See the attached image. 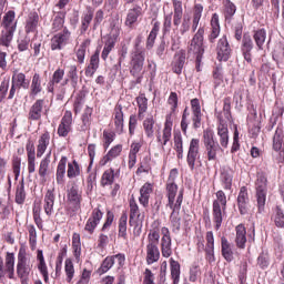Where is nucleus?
<instances>
[{
  "mask_svg": "<svg viewBox=\"0 0 284 284\" xmlns=\"http://www.w3.org/2000/svg\"><path fill=\"white\" fill-rule=\"evenodd\" d=\"M232 101L230 98L224 99L223 113L225 119L220 118V124L217 125V135L220 136V145L226 149L230 143V130L227 129V122L232 119L230 114Z\"/></svg>",
  "mask_w": 284,
  "mask_h": 284,
  "instance_id": "f257e3e1",
  "label": "nucleus"
},
{
  "mask_svg": "<svg viewBox=\"0 0 284 284\" xmlns=\"http://www.w3.org/2000/svg\"><path fill=\"white\" fill-rule=\"evenodd\" d=\"M130 214H129V224L133 227V235L141 236L143 232V221L145 215L141 214V210L139 209V204L134 199V195L131 196L129 201Z\"/></svg>",
  "mask_w": 284,
  "mask_h": 284,
  "instance_id": "f03ea898",
  "label": "nucleus"
},
{
  "mask_svg": "<svg viewBox=\"0 0 284 284\" xmlns=\"http://www.w3.org/2000/svg\"><path fill=\"white\" fill-rule=\"evenodd\" d=\"M166 206L172 210L170 215L172 232H179L181 230V205H183V189L179 191L176 199H168Z\"/></svg>",
  "mask_w": 284,
  "mask_h": 284,
  "instance_id": "7ed1b4c3",
  "label": "nucleus"
},
{
  "mask_svg": "<svg viewBox=\"0 0 284 284\" xmlns=\"http://www.w3.org/2000/svg\"><path fill=\"white\" fill-rule=\"evenodd\" d=\"M256 203L258 214L265 212V203L267 201V176L265 173H258L255 182Z\"/></svg>",
  "mask_w": 284,
  "mask_h": 284,
  "instance_id": "20e7f679",
  "label": "nucleus"
},
{
  "mask_svg": "<svg viewBox=\"0 0 284 284\" xmlns=\"http://www.w3.org/2000/svg\"><path fill=\"white\" fill-rule=\"evenodd\" d=\"M227 207V196L223 191L216 192V200L213 201V221L215 223V230H221L223 223V214Z\"/></svg>",
  "mask_w": 284,
  "mask_h": 284,
  "instance_id": "39448f33",
  "label": "nucleus"
},
{
  "mask_svg": "<svg viewBox=\"0 0 284 284\" xmlns=\"http://www.w3.org/2000/svg\"><path fill=\"white\" fill-rule=\"evenodd\" d=\"M203 144L205 148L207 161H216V154L221 152L222 144L214 139V131L206 129L203 131Z\"/></svg>",
  "mask_w": 284,
  "mask_h": 284,
  "instance_id": "423d86ee",
  "label": "nucleus"
},
{
  "mask_svg": "<svg viewBox=\"0 0 284 284\" xmlns=\"http://www.w3.org/2000/svg\"><path fill=\"white\" fill-rule=\"evenodd\" d=\"M32 261L30 260V257H28L26 248L20 247L18 253L17 274L22 283H24V281H28L30 273L32 272Z\"/></svg>",
  "mask_w": 284,
  "mask_h": 284,
  "instance_id": "0eeeda50",
  "label": "nucleus"
},
{
  "mask_svg": "<svg viewBox=\"0 0 284 284\" xmlns=\"http://www.w3.org/2000/svg\"><path fill=\"white\" fill-rule=\"evenodd\" d=\"M144 63H145V50L136 47L131 55L130 74H132V77H141V72H143Z\"/></svg>",
  "mask_w": 284,
  "mask_h": 284,
  "instance_id": "6e6552de",
  "label": "nucleus"
},
{
  "mask_svg": "<svg viewBox=\"0 0 284 284\" xmlns=\"http://www.w3.org/2000/svg\"><path fill=\"white\" fill-rule=\"evenodd\" d=\"M205 34V29L200 28L196 33L193 36L190 45L189 54H194L195 57H203L205 48L203 47V37Z\"/></svg>",
  "mask_w": 284,
  "mask_h": 284,
  "instance_id": "1a4fd4ad",
  "label": "nucleus"
},
{
  "mask_svg": "<svg viewBox=\"0 0 284 284\" xmlns=\"http://www.w3.org/2000/svg\"><path fill=\"white\" fill-rule=\"evenodd\" d=\"M14 280V253L8 252L4 260L3 265V257H0V281L2 278Z\"/></svg>",
  "mask_w": 284,
  "mask_h": 284,
  "instance_id": "9d476101",
  "label": "nucleus"
},
{
  "mask_svg": "<svg viewBox=\"0 0 284 284\" xmlns=\"http://www.w3.org/2000/svg\"><path fill=\"white\" fill-rule=\"evenodd\" d=\"M67 203L72 207L73 212H77L81 207V191H79V185L74 182L68 185Z\"/></svg>",
  "mask_w": 284,
  "mask_h": 284,
  "instance_id": "9b49d317",
  "label": "nucleus"
},
{
  "mask_svg": "<svg viewBox=\"0 0 284 284\" xmlns=\"http://www.w3.org/2000/svg\"><path fill=\"white\" fill-rule=\"evenodd\" d=\"M283 143H284L283 124H278L272 138V148L274 152H278L280 154V156L277 158L278 163H283L284 161Z\"/></svg>",
  "mask_w": 284,
  "mask_h": 284,
  "instance_id": "f8f14e48",
  "label": "nucleus"
},
{
  "mask_svg": "<svg viewBox=\"0 0 284 284\" xmlns=\"http://www.w3.org/2000/svg\"><path fill=\"white\" fill-rule=\"evenodd\" d=\"M162 237L160 240V250L164 258L172 256V235H170V229L163 226L161 229Z\"/></svg>",
  "mask_w": 284,
  "mask_h": 284,
  "instance_id": "ddd939ff",
  "label": "nucleus"
},
{
  "mask_svg": "<svg viewBox=\"0 0 284 284\" xmlns=\"http://www.w3.org/2000/svg\"><path fill=\"white\" fill-rule=\"evenodd\" d=\"M172 125H174V122L172 120V113H170L165 116L162 135L161 133H158L156 135L158 143H160L162 148H165V145H168V142L172 139Z\"/></svg>",
  "mask_w": 284,
  "mask_h": 284,
  "instance_id": "4468645a",
  "label": "nucleus"
},
{
  "mask_svg": "<svg viewBox=\"0 0 284 284\" xmlns=\"http://www.w3.org/2000/svg\"><path fill=\"white\" fill-rule=\"evenodd\" d=\"M115 261L119 263L120 267L123 266V264L125 263V255L124 254H116V255H112V256H106L101 266L98 270V273L101 274H106V272H110V270H112V267L114 266Z\"/></svg>",
  "mask_w": 284,
  "mask_h": 284,
  "instance_id": "2eb2a0df",
  "label": "nucleus"
},
{
  "mask_svg": "<svg viewBox=\"0 0 284 284\" xmlns=\"http://www.w3.org/2000/svg\"><path fill=\"white\" fill-rule=\"evenodd\" d=\"M201 150V140L192 139L189 145V152L186 156V163L190 170H194L196 165V159H199V151Z\"/></svg>",
  "mask_w": 284,
  "mask_h": 284,
  "instance_id": "dca6fc26",
  "label": "nucleus"
},
{
  "mask_svg": "<svg viewBox=\"0 0 284 284\" xmlns=\"http://www.w3.org/2000/svg\"><path fill=\"white\" fill-rule=\"evenodd\" d=\"M121 32V29L118 26H113V28L111 29L110 32V37L108 39V41L104 44V48L102 50V59L103 61L108 60V57L110 55V52H112V50H114V45L116 44V39H119V34Z\"/></svg>",
  "mask_w": 284,
  "mask_h": 284,
  "instance_id": "f3484780",
  "label": "nucleus"
},
{
  "mask_svg": "<svg viewBox=\"0 0 284 284\" xmlns=\"http://www.w3.org/2000/svg\"><path fill=\"white\" fill-rule=\"evenodd\" d=\"M179 178V170L172 169L169 174V179L166 181V196L168 199H176V194H179V185L174 181Z\"/></svg>",
  "mask_w": 284,
  "mask_h": 284,
  "instance_id": "a211bd4d",
  "label": "nucleus"
},
{
  "mask_svg": "<svg viewBox=\"0 0 284 284\" xmlns=\"http://www.w3.org/2000/svg\"><path fill=\"white\" fill-rule=\"evenodd\" d=\"M71 131H72V112L65 111L58 126V135L65 138L68 136V134H70Z\"/></svg>",
  "mask_w": 284,
  "mask_h": 284,
  "instance_id": "6ab92c4d",
  "label": "nucleus"
},
{
  "mask_svg": "<svg viewBox=\"0 0 284 284\" xmlns=\"http://www.w3.org/2000/svg\"><path fill=\"white\" fill-rule=\"evenodd\" d=\"M101 219H103V212L99 209H94L85 223L84 231L88 232V234H94V230H97V225L101 223Z\"/></svg>",
  "mask_w": 284,
  "mask_h": 284,
  "instance_id": "aec40b11",
  "label": "nucleus"
},
{
  "mask_svg": "<svg viewBox=\"0 0 284 284\" xmlns=\"http://www.w3.org/2000/svg\"><path fill=\"white\" fill-rule=\"evenodd\" d=\"M70 41V31L64 29L63 32L57 33L51 39V50H61Z\"/></svg>",
  "mask_w": 284,
  "mask_h": 284,
  "instance_id": "412c9836",
  "label": "nucleus"
},
{
  "mask_svg": "<svg viewBox=\"0 0 284 284\" xmlns=\"http://www.w3.org/2000/svg\"><path fill=\"white\" fill-rule=\"evenodd\" d=\"M232 49L230 48V42H227V37L223 36L217 42V58L220 61H227Z\"/></svg>",
  "mask_w": 284,
  "mask_h": 284,
  "instance_id": "4be33fe9",
  "label": "nucleus"
},
{
  "mask_svg": "<svg viewBox=\"0 0 284 284\" xmlns=\"http://www.w3.org/2000/svg\"><path fill=\"white\" fill-rule=\"evenodd\" d=\"M250 205V195L247 194V187L242 186L237 196V207L240 214H247Z\"/></svg>",
  "mask_w": 284,
  "mask_h": 284,
  "instance_id": "5701e85b",
  "label": "nucleus"
},
{
  "mask_svg": "<svg viewBox=\"0 0 284 284\" xmlns=\"http://www.w3.org/2000/svg\"><path fill=\"white\" fill-rule=\"evenodd\" d=\"M123 152V145L118 144L109 150V152L100 160L101 168L108 165L110 161H114V159H119L121 156V153Z\"/></svg>",
  "mask_w": 284,
  "mask_h": 284,
  "instance_id": "b1692460",
  "label": "nucleus"
},
{
  "mask_svg": "<svg viewBox=\"0 0 284 284\" xmlns=\"http://www.w3.org/2000/svg\"><path fill=\"white\" fill-rule=\"evenodd\" d=\"M1 26L4 30H12L17 32V13L12 10L4 13Z\"/></svg>",
  "mask_w": 284,
  "mask_h": 284,
  "instance_id": "393cba45",
  "label": "nucleus"
},
{
  "mask_svg": "<svg viewBox=\"0 0 284 284\" xmlns=\"http://www.w3.org/2000/svg\"><path fill=\"white\" fill-rule=\"evenodd\" d=\"M253 49H254V42L252 41V38L245 34L242 40V54L245 61H247V63H252Z\"/></svg>",
  "mask_w": 284,
  "mask_h": 284,
  "instance_id": "a878e982",
  "label": "nucleus"
},
{
  "mask_svg": "<svg viewBox=\"0 0 284 284\" xmlns=\"http://www.w3.org/2000/svg\"><path fill=\"white\" fill-rule=\"evenodd\" d=\"M57 196L54 195V191L48 190L44 200H43V210L47 216L54 214V201Z\"/></svg>",
  "mask_w": 284,
  "mask_h": 284,
  "instance_id": "bb28decb",
  "label": "nucleus"
},
{
  "mask_svg": "<svg viewBox=\"0 0 284 284\" xmlns=\"http://www.w3.org/2000/svg\"><path fill=\"white\" fill-rule=\"evenodd\" d=\"M172 70L175 74H181L185 65V50H180L175 53Z\"/></svg>",
  "mask_w": 284,
  "mask_h": 284,
  "instance_id": "cd10ccee",
  "label": "nucleus"
},
{
  "mask_svg": "<svg viewBox=\"0 0 284 284\" xmlns=\"http://www.w3.org/2000/svg\"><path fill=\"white\" fill-rule=\"evenodd\" d=\"M235 243L240 250H245V243H247V231L243 224H239L235 227Z\"/></svg>",
  "mask_w": 284,
  "mask_h": 284,
  "instance_id": "c85d7f7f",
  "label": "nucleus"
},
{
  "mask_svg": "<svg viewBox=\"0 0 284 284\" xmlns=\"http://www.w3.org/2000/svg\"><path fill=\"white\" fill-rule=\"evenodd\" d=\"M221 252L223 258L226 260L227 263H232V261H234V251L232 250V244L225 239V236L221 239Z\"/></svg>",
  "mask_w": 284,
  "mask_h": 284,
  "instance_id": "c756f323",
  "label": "nucleus"
},
{
  "mask_svg": "<svg viewBox=\"0 0 284 284\" xmlns=\"http://www.w3.org/2000/svg\"><path fill=\"white\" fill-rule=\"evenodd\" d=\"M37 28H39V13L31 11L27 17L24 30L27 33L37 32Z\"/></svg>",
  "mask_w": 284,
  "mask_h": 284,
  "instance_id": "7c9ffc66",
  "label": "nucleus"
},
{
  "mask_svg": "<svg viewBox=\"0 0 284 284\" xmlns=\"http://www.w3.org/2000/svg\"><path fill=\"white\" fill-rule=\"evenodd\" d=\"M211 33L209 36V40L211 43H214L216 39H219V34H221V23L219 22V16L214 13L211 18Z\"/></svg>",
  "mask_w": 284,
  "mask_h": 284,
  "instance_id": "2f4dec72",
  "label": "nucleus"
},
{
  "mask_svg": "<svg viewBox=\"0 0 284 284\" xmlns=\"http://www.w3.org/2000/svg\"><path fill=\"white\" fill-rule=\"evenodd\" d=\"M141 14H143V9L141 7L135 6L130 9L126 14L125 26L132 28L133 23H136V21H139Z\"/></svg>",
  "mask_w": 284,
  "mask_h": 284,
  "instance_id": "473e14b6",
  "label": "nucleus"
},
{
  "mask_svg": "<svg viewBox=\"0 0 284 284\" xmlns=\"http://www.w3.org/2000/svg\"><path fill=\"white\" fill-rule=\"evenodd\" d=\"M48 145H50V132H44L38 140V145H37L38 159H41V156L45 154V151L48 150Z\"/></svg>",
  "mask_w": 284,
  "mask_h": 284,
  "instance_id": "72a5a7b5",
  "label": "nucleus"
},
{
  "mask_svg": "<svg viewBox=\"0 0 284 284\" xmlns=\"http://www.w3.org/2000/svg\"><path fill=\"white\" fill-rule=\"evenodd\" d=\"M153 189L151 183H145L140 189V197L139 203L142 204L144 207H148L150 205V194H152Z\"/></svg>",
  "mask_w": 284,
  "mask_h": 284,
  "instance_id": "f704fd0d",
  "label": "nucleus"
},
{
  "mask_svg": "<svg viewBox=\"0 0 284 284\" xmlns=\"http://www.w3.org/2000/svg\"><path fill=\"white\" fill-rule=\"evenodd\" d=\"M68 163V158L62 156L58 163L57 173H55V181L58 185H63L65 183V165Z\"/></svg>",
  "mask_w": 284,
  "mask_h": 284,
  "instance_id": "c9c22d12",
  "label": "nucleus"
},
{
  "mask_svg": "<svg viewBox=\"0 0 284 284\" xmlns=\"http://www.w3.org/2000/svg\"><path fill=\"white\" fill-rule=\"evenodd\" d=\"M161 258V252L156 245H146V263L148 265H153V263L159 262Z\"/></svg>",
  "mask_w": 284,
  "mask_h": 284,
  "instance_id": "e433bc0d",
  "label": "nucleus"
},
{
  "mask_svg": "<svg viewBox=\"0 0 284 284\" xmlns=\"http://www.w3.org/2000/svg\"><path fill=\"white\" fill-rule=\"evenodd\" d=\"M173 26L179 28L181 26V21H183V3L179 0H173Z\"/></svg>",
  "mask_w": 284,
  "mask_h": 284,
  "instance_id": "4c0bfd02",
  "label": "nucleus"
},
{
  "mask_svg": "<svg viewBox=\"0 0 284 284\" xmlns=\"http://www.w3.org/2000/svg\"><path fill=\"white\" fill-rule=\"evenodd\" d=\"M12 83L19 89L28 90L30 88V81L26 79V74L19 71H14L12 75Z\"/></svg>",
  "mask_w": 284,
  "mask_h": 284,
  "instance_id": "58836bf2",
  "label": "nucleus"
},
{
  "mask_svg": "<svg viewBox=\"0 0 284 284\" xmlns=\"http://www.w3.org/2000/svg\"><path fill=\"white\" fill-rule=\"evenodd\" d=\"M37 261H38V270L40 274H42L45 282H48L49 274H48V265L45 264V257L43 256V251H37Z\"/></svg>",
  "mask_w": 284,
  "mask_h": 284,
  "instance_id": "ea45409f",
  "label": "nucleus"
},
{
  "mask_svg": "<svg viewBox=\"0 0 284 284\" xmlns=\"http://www.w3.org/2000/svg\"><path fill=\"white\" fill-rule=\"evenodd\" d=\"M43 112V100H37L29 111V119L31 121H39Z\"/></svg>",
  "mask_w": 284,
  "mask_h": 284,
  "instance_id": "a19ab883",
  "label": "nucleus"
},
{
  "mask_svg": "<svg viewBox=\"0 0 284 284\" xmlns=\"http://www.w3.org/2000/svg\"><path fill=\"white\" fill-rule=\"evenodd\" d=\"M206 256L209 261H214V233L212 231L206 232Z\"/></svg>",
  "mask_w": 284,
  "mask_h": 284,
  "instance_id": "79ce46f5",
  "label": "nucleus"
},
{
  "mask_svg": "<svg viewBox=\"0 0 284 284\" xmlns=\"http://www.w3.org/2000/svg\"><path fill=\"white\" fill-rule=\"evenodd\" d=\"M171 278L173 284H178L181 281V264L174 258L170 260Z\"/></svg>",
  "mask_w": 284,
  "mask_h": 284,
  "instance_id": "37998d69",
  "label": "nucleus"
},
{
  "mask_svg": "<svg viewBox=\"0 0 284 284\" xmlns=\"http://www.w3.org/2000/svg\"><path fill=\"white\" fill-rule=\"evenodd\" d=\"M14 38V31L11 29H3L0 33V45H3L4 48H9L10 43H12V39Z\"/></svg>",
  "mask_w": 284,
  "mask_h": 284,
  "instance_id": "c03bdc74",
  "label": "nucleus"
},
{
  "mask_svg": "<svg viewBox=\"0 0 284 284\" xmlns=\"http://www.w3.org/2000/svg\"><path fill=\"white\" fill-rule=\"evenodd\" d=\"M42 90L43 87H41V75L39 73H34L30 87L31 97H37V94H41Z\"/></svg>",
  "mask_w": 284,
  "mask_h": 284,
  "instance_id": "a18cd8bd",
  "label": "nucleus"
},
{
  "mask_svg": "<svg viewBox=\"0 0 284 284\" xmlns=\"http://www.w3.org/2000/svg\"><path fill=\"white\" fill-rule=\"evenodd\" d=\"M114 123L116 132H123V108L121 105L114 109Z\"/></svg>",
  "mask_w": 284,
  "mask_h": 284,
  "instance_id": "49530a36",
  "label": "nucleus"
},
{
  "mask_svg": "<svg viewBox=\"0 0 284 284\" xmlns=\"http://www.w3.org/2000/svg\"><path fill=\"white\" fill-rule=\"evenodd\" d=\"M159 30H161V22L155 21L153 28L146 40V48H154V41H156V37L159 34Z\"/></svg>",
  "mask_w": 284,
  "mask_h": 284,
  "instance_id": "de8ad7c7",
  "label": "nucleus"
},
{
  "mask_svg": "<svg viewBox=\"0 0 284 284\" xmlns=\"http://www.w3.org/2000/svg\"><path fill=\"white\" fill-rule=\"evenodd\" d=\"M52 156V150H50L45 158L43 160H41L40 162V166H39V175L42 179H45V176L48 175V169L50 168V158Z\"/></svg>",
  "mask_w": 284,
  "mask_h": 284,
  "instance_id": "09e8293b",
  "label": "nucleus"
},
{
  "mask_svg": "<svg viewBox=\"0 0 284 284\" xmlns=\"http://www.w3.org/2000/svg\"><path fill=\"white\" fill-rule=\"evenodd\" d=\"M154 116L150 115L148 116L144 121H143V128H144V132L145 135L149 139H152V136H154Z\"/></svg>",
  "mask_w": 284,
  "mask_h": 284,
  "instance_id": "8fccbe9b",
  "label": "nucleus"
},
{
  "mask_svg": "<svg viewBox=\"0 0 284 284\" xmlns=\"http://www.w3.org/2000/svg\"><path fill=\"white\" fill-rule=\"evenodd\" d=\"M64 274L67 283H72V278H74V263L70 258L64 261Z\"/></svg>",
  "mask_w": 284,
  "mask_h": 284,
  "instance_id": "3c124183",
  "label": "nucleus"
},
{
  "mask_svg": "<svg viewBox=\"0 0 284 284\" xmlns=\"http://www.w3.org/2000/svg\"><path fill=\"white\" fill-rule=\"evenodd\" d=\"M81 174V169L79 168V163L73 160L68 163L67 176L68 179H77Z\"/></svg>",
  "mask_w": 284,
  "mask_h": 284,
  "instance_id": "603ef678",
  "label": "nucleus"
},
{
  "mask_svg": "<svg viewBox=\"0 0 284 284\" xmlns=\"http://www.w3.org/2000/svg\"><path fill=\"white\" fill-rule=\"evenodd\" d=\"M253 39L258 50H263V45L265 44V39H267V33L265 32V29H260L255 31Z\"/></svg>",
  "mask_w": 284,
  "mask_h": 284,
  "instance_id": "864d4df0",
  "label": "nucleus"
},
{
  "mask_svg": "<svg viewBox=\"0 0 284 284\" xmlns=\"http://www.w3.org/2000/svg\"><path fill=\"white\" fill-rule=\"evenodd\" d=\"M136 103H138V116L140 120H143V114L148 112V98L140 95L136 98Z\"/></svg>",
  "mask_w": 284,
  "mask_h": 284,
  "instance_id": "5fc2aeb1",
  "label": "nucleus"
},
{
  "mask_svg": "<svg viewBox=\"0 0 284 284\" xmlns=\"http://www.w3.org/2000/svg\"><path fill=\"white\" fill-rule=\"evenodd\" d=\"M33 221L39 230H43V220L41 219V203H34L33 206Z\"/></svg>",
  "mask_w": 284,
  "mask_h": 284,
  "instance_id": "6e6d98bb",
  "label": "nucleus"
},
{
  "mask_svg": "<svg viewBox=\"0 0 284 284\" xmlns=\"http://www.w3.org/2000/svg\"><path fill=\"white\" fill-rule=\"evenodd\" d=\"M114 183V169L106 170L101 178V185L105 187V185H112Z\"/></svg>",
  "mask_w": 284,
  "mask_h": 284,
  "instance_id": "4d7b16f0",
  "label": "nucleus"
},
{
  "mask_svg": "<svg viewBox=\"0 0 284 284\" xmlns=\"http://www.w3.org/2000/svg\"><path fill=\"white\" fill-rule=\"evenodd\" d=\"M119 236L125 239L128 236V214H122L119 221Z\"/></svg>",
  "mask_w": 284,
  "mask_h": 284,
  "instance_id": "13d9d810",
  "label": "nucleus"
},
{
  "mask_svg": "<svg viewBox=\"0 0 284 284\" xmlns=\"http://www.w3.org/2000/svg\"><path fill=\"white\" fill-rule=\"evenodd\" d=\"M26 202V186L23 184V181L17 186L16 191V203L18 205H23Z\"/></svg>",
  "mask_w": 284,
  "mask_h": 284,
  "instance_id": "bf43d9fd",
  "label": "nucleus"
},
{
  "mask_svg": "<svg viewBox=\"0 0 284 284\" xmlns=\"http://www.w3.org/2000/svg\"><path fill=\"white\" fill-rule=\"evenodd\" d=\"M65 13L59 12L53 19L52 30L53 32H59L61 28H63V23H65Z\"/></svg>",
  "mask_w": 284,
  "mask_h": 284,
  "instance_id": "052dcab7",
  "label": "nucleus"
},
{
  "mask_svg": "<svg viewBox=\"0 0 284 284\" xmlns=\"http://www.w3.org/2000/svg\"><path fill=\"white\" fill-rule=\"evenodd\" d=\"M64 74H65V71H63L62 69H58L57 71H54L52 75V80L50 81L49 92H52L54 90L52 85L57 83H61V81H63Z\"/></svg>",
  "mask_w": 284,
  "mask_h": 284,
  "instance_id": "680f3d73",
  "label": "nucleus"
},
{
  "mask_svg": "<svg viewBox=\"0 0 284 284\" xmlns=\"http://www.w3.org/2000/svg\"><path fill=\"white\" fill-rule=\"evenodd\" d=\"M161 239V234L159 233V229L150 230L148 234V244L146 245H156L159 246V241Z\"/></svg>",
  "mask_w": 284,
  "mask_h": 284,
  "instance_id": "e2e57ef3",
  "label": "nucleus"
},
{
  "mask_svg": "<svg viewBox=\"0 0 284 284\" xmlns=\"http://www.w3.org/2000/svg\"><path fill=\"white\" fill-rule=\"evenodd\" d=\"M233 14H236V6L230 0L224 1V17L230 19Z\"/></svg>",
  "mask_w": 284,
  "mask_h": 284,
  "instance_id": "0e129e2a",
  "label": "nucleus"
},
{
  "mask_svg": "<svg viewBox=\"0 0 284 284\" xmlns=\"http://www.w3.org/2000/svg\"><path fill=\"white\" fill-rule=\"evenodd\" d=\"M274 223L276 227H284V213L281 206H276L275 209Z\"/></svg>",
  "mask_w": 284,
  "mask_h": 284,
  "instance_id": "69168bd1",
  "label": "nucleus"
},
{
  "mask_svg": "<svg viewBox=\"0 0 284 284\" xmlns=\"http://www.w3.org/2000/svg\"><path fill=\"white\" fill-rule=\"evenodd\" d=\"M88 45H90V40H85L77 51V59L80 63H84L85 61V50L88 49Z\"/></svg>",
  "mask_w": 284,
  "mask_h": 284,
  "instance_id": "338daca9",
  "label": "nucleus"
},
{
  "mask_svg": "<svg viewBox=\"0 0 284 284\" xmlns=\"http://www.w3.org/2000/svg\"><path fill=\"white\" fill-rule=\"evenodd\" d=\"M232 179H233L232 173L226 171L222 172L221 181L224 185V190H232Z\"/></svg>",
  "mask_w": 284,
  "mask_h": 284,
  "instance_id": "774afa93",
  "label": "nucleus"
}]
</instances>
